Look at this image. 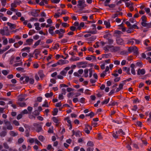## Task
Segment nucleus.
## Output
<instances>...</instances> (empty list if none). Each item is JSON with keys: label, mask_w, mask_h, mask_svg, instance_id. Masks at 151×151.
<instances>
[{"label": "nucleus", "mask_w": 151, "mask_h": 151, "mask_svg": "<svg viewBox=\"0 0 151 151\" xmlns=\"http://www.w3.org/2000/svg\"><path fill=\"white\" fill-rule=\"evenodd\" d=\"M104 49L105 51L110 50L112 52H115L119 50L120 48L118 47H114L112 45H108L104 47Z\"/></svg>", "instance_id": "obj_1"}, {"label": "nucleus", "mask_w": 151, "mask_h": 151, "mask_svg": "<svg viewBox=\"0 0 151 151\" xmlns=\"http://www.w3.org/2000/svg\"><path fill=\"white\" fill-rule=\"evenodd\" d=\"M147 17L145 16H143L141 17L140 21L142 26L143 27H146L148 28V23L146 21Z\"/></svg>", "instance_id": "obj_2"}, {"label": "nucleus", "mask_w": 151, "mask_h": 151, "mask_svg": "<svg viewBox=\"0 0 151 151\" xmlns=\"http://www.w3.org/2000/svg\"><path fill=\"white\" fill-rule=\"evenodd\" d=\"M0 34L2 35L8 36L10 35L9 31L7 27H5L0 30Z\"/></svg>", "instance_id": "obj_3"}, {"label": "nucleus", "mask_w": 151, "mask_h": 151, "mask_svg": "<svg viewBox=\"0 0 151 151\" xmlns=\"http://www.w3.org/2000/svg\"><path fill=\"white\" fill-rule=\"evenodd\" d=\"M4 122L6 127H3V129L6 130V129H7L9 130H11L13 129L12 126L11 125L10 122L9 121H4Z\"/></svg>", "instance_id": "obj_4"}, {"label": "nucleus", "mask_w": 151, "mask_h": 151, "mask_svg": "<svg viewBox=\"0 0 151 151\" xmlns=\"http://www.w3.org/2000/svg\"><path fill=\"white\" fill-rule=\"evenodd\" d=\"M25 81L26 83H29L30 84H33L34 82V80L33 78H29V77L25 76Z\"/></svg>", "instance_id": "obj_5"}, {"label": "nucleus", "mask_w": 151, "mask_h": 151, "mask_svg": "<svg viewBox=\"0 0 151 151\" xmlns=\"http://www.w3.org/2000/svg\"><path fill=\"white\" fill-rule=\"evenodd\" d=\"M92 129V127L88 124L85 125V128L84 131L86 133L89 134L90 132V131Z\"/></svg>", "instance_id": "obj_6"}, {"label": "nucleus", "mask_w": 151, "mask_h": 151, "mask_svg": "<svg viewBox=\"0 0 151 151\" xmlns=\"http://www.w3.org/2000/svg\"><path fill=\"white\" fill-rule=\"evenodd\" d=\"M138 50L136 46L131 47L128 48V51L130 52H133L134 53H137Z\"/></svg>", "instance_id": "obj_7"}, {"label": "nucleus", "mask_w": 151, "mask_h": 151, "mask_svg": "<svg viewBox=\"0 0 151 151\" xmlns=\"http://www.w3.org/2000/svg\"><path fill=\"white\" fill-rule=\"evenodd\" d=\"M126 6L128 7L131 11H132L134 9L133 7V4L131 2H128L126 3Z\"/></svg>", "instance_id": "obj_8"}, {"label": "nucleus", "mask_w": 151, "mask_h": 151, "mask_svg": "<svg viewBox=\"0 0 151 151\" xmlns=\"http://www.w3.org/2000/svg\"><path fill=\"white\" fill-rule=\"evenodd\" d=\"M73 133L72 136L75 135L77 137H79L82 135L81 132L79 131H75L74 130H72Z\"/></svg>", "instance_id": "obj_9"}, {"label": "nucleus", "mask_w": 151, "mask_h": 151, "mask_svg": "<svg viewBox=\"0 0 151 151\" xmlns=\"http://www.w3.org/2000/svg\"><path fill=\"white\" fill-rule=\"evenodd\" d=\"M34 126L35 127L37 128L36 130L37 132H39L42 130V129L41 127L37 123H34Z\"/></svg>", "instance_id": "obj_10"}, {"label": "nucleus", "mask_w": 151, "mask_h": 151, "mask_svg": "<svg viewBox=\"0 0 151 151\" xmlns=\"http://www.w3.org/2000/svg\"><path fill=\"white\" fill-rule=\"evenodd\" d=\"M92 26L93 27V29L94 30L93 31H89L88 32L89 33H91V34H94L97 33V31L96 29V26L95 24H92Z\"/></svg>", "instance_id": "obj_11"}, {"label": "nucleus", "mask_w": 151, "mask_h": 151, "mask_svg": "<svg viewBox=\"0 0 151 151\" xmlns=\"http://www.w3.org/2000/svg\"><path fill=\"white\" fill-rule=\"evenodd\" d=\"M65 119L67 121V122L68 123V127H69V129L70 130L71 129H72V125L71 123V121L70 119L68 117H67L65 118Z\"/></svg>", "instance_id": "obj_12"}, {"label": "nucleus", "mask_w": 151, "mask_h": 151, "mask_svg": "<svg viewBox=\"0 0 151 151\" xmlns=\"http://www.w3.org/2000/svg\"><path fill=\"white\" fill-rule=\"evenodd\" d=\"M145 73V71L144 69H139L137 70V73L138 75H139L140 74L144 75Z\"/></svg>", "instance_id": "obj_13"}, {"label": "nucleus", "mask_w": 151, "mask_h": 151, "mask_svg": "<svg viewBox=\"0 0 151 151\" xmlns=\"http://www.w3.org/2000/svg\"><path fill=\"white\" fill-rule=\"evenodd\" d=\"M84 0H80L78 2V6L84 7L85 6H84Z\"/></svg>", "instance_id": "obj_14"}, {"label": "nucleus", "mask_w": 151, "mask_h": 151, "mask_svg": "<svg viewBox=\"0 0 151 151\" xmlns=\"http://www.w3.org/2000/svg\"><path fill=\"white\" fill-rule=\"evenodd\" d=\"M117 43L120 45H122L124 44L123 40L121 38H118L116 39Z\"/></svg>", "instance_id": "obj_15"}, {"label": "nucleus", "mask_w": 151, "mask_h": 151, "mask_svg": "<svg viewBox=\"0 0 151 151\" xmlns=\"http://www.w3.org/2000/svg\"><path fill=\"white\" fill-rule=\"evenodd\" d=\"M122 69L124 71L126 72L128 74L130 75L131 74L130 72V69L129 68L124 67L122 68Z\"/></svg>", "instance_id": "obj_16"}, {"label": "nucleus", "mask_w": 151, "mask_h": 151, "mask_svg": "<svg viewBox=\"0 0 151 151\" xmlns=\"http://www.w3.org/2000/svg\"><path fill=\"white\" fill-rule=\"evenodd\" d=\"M7 24L11 29H15L16 27V26L14 24H13L8 22L7 23Z\"/></svg>", "instance_id": "obj_17"}, {"label": "nucleus", "mask_w": 151, "mask_h": 151, "mask_svg": "<svg viewBox=\"0 0 151 151\" xmlns=\"http://www.w3.org/2000/svg\"><path fill=\"white\" fill-rule=\"evenodd\" d=\"M33 41V40L32 39H28L26 41V44L27 45H30L32 43Z\"/></svg>", "instance_id": "obj_18"}, {"label": "nucleus", "mask_w": 151, "mask_h": 151, "mask_svg": "<svg viewBox=\"0 0 151 151\" xmlns=\"http://www.w3.org/2000/svg\"><path fill=\"white\" fill-rule=\"evenodd\" d=\"M34 25L35 27V29L37 30H40L41 28L40 27V24L39 23H35L34 24Z\"/></svg>", "instance_id": "obj_19"}, {"label": "nucleus", "mask_w": 151, "mask_h": 151, "mask_svg": "<svg viewBox=\"0 0 151 151\" xmlns=\"http://www.w3.org/2000/svg\"><path fill=\"white\" fill-rule=\"evenodd\" d=\"M55 29V27H54L53 26H52V27H50L48 31H49V33L51 35H53L54 34L53 30Z\"/></svg>", "instance_id": "obj_20"}, {"label": "nucleus", "mask_w": 151, "mask_h": 151, "mask_svg": "<svg viewBox=\"0 0 151 151\" xmlns=\"http://www.w3.org/2000/svg\"><path fill=\"white\" fill-rule=\"evenodd\" d=\"M119 134L118 132H113L112 135L114 138L115 139L117 138L118 137Z\"/></svg>", "instance_id": "obj_21"}, {"label": "nucleus", "mask_w": 151, "mask_h": 151, "mask_svg": "<svg viewBox=\"0 0 151 151\" xmlns=\"http://www.w3.org/2000/svg\"><path fill=\"white\" fill-rule=\"evenodd\" d=\"M38 74L41 78H44V75L42 70H39L38 72Z\"/></svg>", "instance_id": "obj_22"}, {"label": "nucleus", "mask_w": 151, "mask_h": 151, "mask_svg": "<svg viewBox=\"0 0 151 151\" xmlns=\"http://www.w3.org/2000/svg\"><path fill=\"white\" fill-rule=\"evenodd\" d=\"M30 47H25L23 48L22 49L21 51H26L27 52H30Z\"/></svg>", "instance_id": "obj_23"}, {"label": "nucleus", "mask_w": 151, "mask_h": 151, "mask_svg": "<svg viewBox=\"0 0 151 151\" xmlns=\"http://www.w3.org/2000/svg\"><path fill=\"white\" fill-rule=\"evenodd\" d=\"M80 64L81 65V67L83 68H85L87 66V64L86 63V62H80Z\"/></svg>", "instance_id": "obj_24"}, {"label": "nucleus", "mask_w": 151, "mask_h": 151, "mask_svg": "<svg viewBox=\"0 0 151 151\" xmlns=\"http://www.w3.org/2000/svg\"><path fill=\"white\" fill-rule=\"evenodd\" d=\"M16 70L18 71L22 72H25L26 71L24 68L22 67H18L16 68Z\"/></svg>", "instance_id": "obj_25"}, {"label": "nucleus", "mask_w": 151, "mask_h": 151, "mask_svg": "<svg viewBox=\"0 0 151 151\" xmlns=\"http://www.w3.org/2000/svg\"><path fill=\"white\" fill-rule=\"evenodd\" d=\"M47 4V0H42L39 3V4L41 6H43L45 4Z\"/></svg>", "instance_id": "obj_26"}, {"label": "nucleus", "mask_w": 151, "mask_h": 151, "mask_svg": "<svg viewBox=\"0 0 151 151\" xmlns=\"http://www.w3.org/2000/svg\"><path fill=\"white\" fill-rule=\"evenodd\" d=\"M52 120L56 124V125H58V124L59 120L58 118L55 117H53L52 118Z\"/></svg>", "instance_id": "obj_27"}, {"label": "nucleus", "mask_w": 151, "mask_h": 151, "mask_svg": "<svg viewBox=\"0 0 151 151\" xmlns=\"http://www.w3.org/2000/svg\"><path fill=\"white\" fill-rule=\"evenodd\" d=\"M85 24L83 22H81L79 24V26L77 28V29L78 30H80L81 27H83L84 26Z\"/></svg>", "instance_id": "obj_28"}, {"label": "nucleus", "mask_w": 151, "mask_h": 151, "mask_svg": "<svg viewBox=\"0 0 151 151\" xmlns=\"http://www.w3.org/2000/svg\"><path fill=\"white\" fill-rule=\"evenodd\" d=\"M104 24L107 28H109L110 27V23L109 22L104 21Z\"/></svg>", "instance_id": "obj_29"}, {"label": "nucleus", "mask_w": 151, "mask_h": 151, "mask_svg": "<svg viewBox=\"0 0 151 151\" xmlns=\"http://www.w3.org/2000/svg\"><path fill=\"white\" fill-rule=\"evenodd\" d=\"M10 134L12 136H15L18 134V133L17 132H15L13 131H11L10 132Z\"/></svg>", "instance_id": "obj_30"}, {"label": "nucleus", "mask_w": 151, "mask_h": 151, "mask_svg": "<svg viewBox=\"0 0 151 151\" xmlns=\"http://www.w3.org/2000/svg\"><path fill=\"white\" fill-rule=\"evenodd\" d=\"M53 93L52 92H51L50 93H46L45 94V96L46 98H49L52 96L53 95Z\"/></svg>", "instance_id": "obj_31"}, {"label": "nucleus", "mask_w": 151, "mask_h": 151, "mask_svg": "<svg viewBox=\"0 0 151 151\" xmlns=\"http://www.w3.org/2000/svg\"><path fill=\"white\" fill-rule=\"evenodd\" d=\"M109 98L105 99L101 103V104L103 105L104 104H106L109 102Z\"/></svg>", "instance_id": "obj_32"}, {"label": "nucleus", "mask_w": 151, "mask_h": 151, "mask_svg": "<svg viewBox=\"0 0 151 151\" xmlns=\"http://www.w3.org/2000/svg\"><path fill=\"white\" fill-rule=\"evenodd\" d=\"M111 36V35L109 33H107L104 36V37L107 39H109Z\"/></svg>", "instance_id": "obj_33"}, {"label": "nucleus", "mask_w": 151, "mask_h": 151, "mask_svg": "<svg viewBox=\"0 0 151 151\" xmlns=\"http://www.w3.org/2000/svg\"><path fill=\"white\" fill-rule=\"evenodd\" d=\"M88 70L87 69H85L84 70V76L85 77H87L88 76Z\"/></svg>", "instance_id": "obj_34"}, {"label": "nucleus", "mask_w": 151, "mask_h": 151, "mask_svg": "<svg viewBox=\"0 0 151 151\" xmlns=\"http://www.w3.org/2000/svg\"><path fill=\"white\" fill-rule=\"evenodd\" d=\"M41 41V40H39L36 42L34 45L33 46L34 48H35L37 46L39 45L40 42Z\"/></svg>", "instance_id": "obj_35"}, {"label": "nucleus", "mask_w": 151, "mask_h": 151, "mask_svg": "<svg viewBox=\"0 0 151 151\" xmlns=\"http://www.w3.org/2000/svg\"><path fill=\"white\" fill-rule=\"evenodd\" d=\"M58 112V109L57 108H55L52 111V115L54 116L57 115Z\"/></svg>", "instance_id": "obj_36"}, {"label": "nucleus", "mask_w": 151, "mask_h": 151, "mask_svg": "<svg viewBox=\"0 0 151 151\" xmlns=\"http://www.w3.org/2000/svg\"><path fill=\"white\" fill-rule=\"evenodd\" d=\"M18 104L21 107H24L26 106V104L24 102H19L18 103Z\"/></svg>", "instance_id": "obj_37"}, {"label": "nucleus", "mask_w": 151, "mask_h": 151, "mask_svg": "<svg viewBox=\"0 0 151 151\" xmlns=\"http://www.w3.org/2000/svg\"><path fill=\"white\" fill-rule=\"evenodd\" d=\"M17 2L14 1L13 3L11 4V7L15 8L17 6Z\"/></svg>", "instance_id": "obj_38"}, {"label": "nucleus", "mask_w": 151, "mask_h": 151, "mask_svg": "<svg viewBox=\"0 0 151 151\" xmlns=\"http://www.w3.org/2000/svg\"><path fill=\"white\" fill-rule=\"evenodd\" d=\"M33 68H37L39 67V65L37 63H34L33 65Z\"/></svg>", "instance_id": "obj_39"}, {"label": "nucleus", "mask_w": 151, "mask_h": 151, "mask_svg": "<svg viewBox=\"0 0 151 151\" xmlns=\"http://www.w3.org/2000/svg\"><path fill=\"white\" fill-rule=\"evenodd\" d=\"M61 15V14L60 12H58L55 13L54 15V17L55 18H58L60 17V16Z\"/></svg>", "instance_id": "obj_40"}, {"label": "nucleus", "mask_w": 151, "mask_h": 151, "mask_svg": "<svg viewBox=\"0 0 151 151\" xmlns=\"http://www.w3.org/2000/svg\"><path fill=\"white\" fill-rule=\"evenodd\" d=\"M9 73V71L4 70L2 71V73L5 76L7 75Z\"/></svg>", "instance_id": "obj_41"}, {"label": "nucleus", "mask_w": 151, "mask_h": 151, "mask_svg": "<svg viewBox=\"0 0 151 151\" xmlns=\"http://www.w3.org/2000/svg\"><path fill=\"white\" fill-rule=\"evenodd\" d=\"M60 62H61V63L62 64H64L66 63H68V61L67 60H61L60 61Z\"/></svg>", "instance_id": "obj_42"}, {"label": "nucleus", "mask_w": 151, "mask_h": 151, "mask_svg": "<svg viewBox=\"0 0 151 151\" xmlns=\"http://www.w3.org/2000/svg\"><path fill=\"white\" fill-rule=\"evenodd\" d=\"M118 132L119 134L120 135H123L125 134L124 132L121 129H119L118 131Z\"/></svg>", "instance_id": "obj_43"}, {"label": "nucleus", "mask_w": 151, "mask_h": 151, "mask_svg": "<svg viewBox=\"0 0 151 151\" xmlns=\"http://www.w3.org/2000/svg\"><path fill=\"white\" fill-rule=\"evenodd\" d=\"M94 116V113L92 112H91L89 114H86V116H90L91 117H93Z\"/></svg>", "instance_id": "obj_44"}, {"label": "nucleus", "mask_w": 151, "mask_h": 151, "mask_svg": "<svg viewBox=\"0 0 151 151\" xmlns=\"http://www.w3.org/2000/svg\"><path fill=\"white\" fill-rule=\"evenodd\" d=\"M49 105L48 104L47 102V101L45 100V103L42 105V107H49Z\"/></svg>", "instance_id": "obj_45"}, {"label": "nucleus", "mask_w": 151, "mask_h": 151, "mask_svg": "<svg viewBox=\"0 0 151 151\" xmlns=\"http://www.w3.org/2000/svg\"><path fill=\"white\" fill-rule=\"evenodd\" d=\"M88 146L92 147L93 145V142L91 141L88 142L87 144Z\"/></svg>", "instance_id": "obj_46"}, {"label": "nucleus", "mask_w": 151, "mask_h": 151, "mask_svg": "<svg viewBox=\"0 0 151 151\" xmlns=\"http://www.w3.org/2000/svg\"><path fill=\"white\" fill-rule=\"evenodd\" d=\"M35 138H30L28 139L27 141L29 142L30 143H32L34 142Z\"/></svg>", "instance_id": "obj_47"}, {"label": "nucleus", "mask_w": 151, "mask_h": 151, "mask_svg": "<svg viewBox=\"0 0 151 151\" xmlns=\"http://www.w3.org/2000/svg\"><path fill=\"white\" fill-rule=\"evenodd\" d=\"M13 123L17 126H18L19 125V124L18 122L16 120L13 121Z\"/></svg>", "instance_id": "obj_48"}, {"label": "nucleus", "mask_w": 151, "mask_h": 151, "mask_svg": "<svg viewBox=\"0 0 151 151\" xmlns=\"http://www.w3.org/2000/svg\"><path fill=\"white\" fill-rule=\"evenodd\" d=\"M38 139H39L41 141H43L45 140V138L43 136L41 135H40L39 136Z\"/></svg>", "instance_id": "obj_49"}, {"label": "nucleus", "mask_w": 151, "mask_h": 151, "mask_svg": "<svg viewBox=\"0 0 151 151\" xmlns=\"http://www.w3.org/2000/svg\"><path fill=\"white\" fill-rule=\"evenodd\" d=\"M145 10L146 13L148 14L150 12V9L149 8H145Z\"/></svg>", "instance_id": "obj_50"}, {"label": "nucleus", "mask_w": 151, "mask_h": 151, "mask_svg": "<svg viewBox=\"0 0 151 151\" xmlns=\"http://www.w3.org/2000/svg\"><path fill=\"white\" fill-rule=\"evenodd\" d=\"M15 41V39L10 38L9 40V42L10 43H13Z\"/></svg>", "instance_id": "obj_51"}, {"label": "nucleus", "mask_w": 151, "mask_h": 151, "mask_svg": "<svg viewBox=\"0 0 151 151\" xmlns=\"http://www.w3.org/2000/svg\"><path fill=\"white\" fill-rule=\"evenodd\" d=\"M67 72L64 70L61 71L60 72V74L63 76H65Z\"/></svg>", "instance_id": "obj_52"}, {"label": "nucleus", "mask_w": 151, "mask_h": 151, "mask_svg": "<svg viewBox=\"0 0 151 151\" xmlns=\"http://www.w3.org/2000/svg\"><path fill=\"white\" fill-rule=\"evenodd\" d=\"M3 44L4 45L7 44L8 43V40L7 38H3Z\"/></svg>", "instance_id": "obj_53"}, {"label": "nucleus", "mask_w": 151, "mask_h": 151, "mask_svg": "<svg viewBox=\"0 0 151 151\" xmlns=\"http://www.w3.org/2000/svg\"><path fill=\"white\" fill-rule=\"evenodd\" d=\"M61 25L63 27H68L69 26V25L68 24L66 23H65L63 22L61 24Z\"/></svg>", "instance_id": "obj_54"}, {"label": "nucleus", "mask_w": 151, "mask_h": 151, "mask_svg": "<svg viewBox=\"0 0 151 151\" xmlns=\"http://www.w3.org/2000/svg\"><path fill=\"white\" fill-rule=\"evenodd\" d=\"M84 93L86 94L90 95L91 94L90 91L88 89H86Z\"/></svg>", "instance_id": "obj_55"}, {"label": "nucleus", "mask_w": 151, "mask_h": 151, "mask_svg": "<svg viewBox=\"0 0 151 151\" xmlns=\"http://www.w3.org/2000/svg\"><path fill=\"white\" fill-rule=\"evenodd\" d=\"M1 1L2 5L4 6H5L6 3V0H1Z\"/></svg>", "instance_id": "obj_56"}, {"label": "nucleus", "mask_w": 151, "mask_h": 151, "mask_svg": "<svg viewBox=\"0 0 151 151\" xmlns=\"http://www.w3.org/2000/svg\"><path fill=\"white\" fill-rule=\"evenodd\" d=\"M111 0H106L104 3V5L105 6H107Z\"/></svg>", "instance_id": "obj_57"}, {"label": "nucleus", "mask_w": 151, "mask_h": 151, "mask_svg": "<svg viewBox=\"0 0 151 151\" xmlns=\"http://www.w3.org/2000/svg\"><path fill=\"white\" fill-rule=\"evenodd\" d=\"M10 47V46L9 45H7L6 47L3 49V50L2 51V52H4L6 51L7 50H8Z\"/></svg>", "instance_id": "obj_58"}, {"label": "nucleus", "mask_w": 151, "mask_h": 151, "mask_svg": "<svg viewBox=\"0 0 151 151\" xmlns=\"http://www.w3.org/2000/svg\"><path fill=\"white\" fill-rule=\"evenodd\" d=\"M33 114L34 115H35V116H37L39 115V113L38 112V110H36L35 111H34V112H33Z\"/></svg>", "instance_id": "obj_59"}, {"label": "nucleus", "mask_w": 151, "mask_h": 151, "mask_svg": "<svg viewBox=\"0 0 151 151\" xmlns=\"http://www.w3.org/2000/svg\"><path fill=\"white\" fill-rule=\"evenodd\" d=\"M34 142L38 145H41V143L37 139H35Z\"/></svg>", "instance_id": "obj_60"}, {"label": "nucleus", "mask_w": 151, "mask_h": 151, "mask_svg": "<svg viewBox=\"0 0 151 151\" xmlns=\"http://www.w3.org/2000/svg\"><path fill=\"white\" fill-rule=\"evenodd\" d=\"M94 58L93 56H91L89 57H86V59L87 60H92L93 58Z\"/></svg>", "instance_id": "obj_61"}, {"label": "nucleus", "mask_w": 151, "mask_h": 151, "mask_svg": "<svg viewBox=\"0 0 151 151\" xmlns=\"http://www.w3.org/2000/svg\"><path fill=\"white\" fill-rule=\"evenodd\" d=\"M132 110L134 111H136L137 109V105H134L131 108Z\"/></svg>", "instance_id": "obj_62"}, {"label": "nucleus", "mask_w": 151, "mask_h": 151, "mask_svg": "<svg viewBox=\"0 0 151 151\" xmlns=\"http://www.w3.org/2000/svg\"><path fill=\"white\" fill-rule=\"evenodd\" d=\"M106 71L105 70L103 71L102 73L101 74V77H104L106 75Z\"/></svg>", "instance_id": "obj_63"}, {"label": "nucleus", "mask_w": 151, "mask_h": 151, "mask_svg": "<svg viewBox=\"0 0 151 151\" xmlns=\"http://www.w3.org/2000/svg\"><path fill=\"white\" fill-rule=\"evenodd\" d=\"M136 65L140 67H142V63L141 62L137 63Z\"/></svg>", "instance_id": "obj_64"}]
</instances>
